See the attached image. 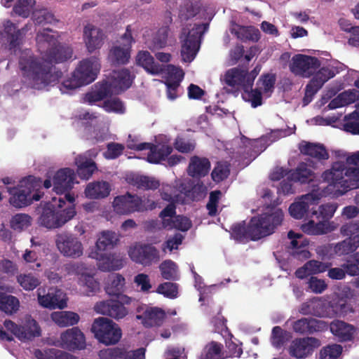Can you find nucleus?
<instances>
[{
  "instance_id": "c9c22d12",
  "label": "nucleus",
  "mask_w": 359,
  "mask_h": 359,
  "mask_svg": "<svg viewBox=\"0 0 359 359\" xmlns=\"http://www.w3.org/2000/svg\"><path fill=\"white\" fill-rule=\"evenodd\" d=\"M338 72V70L334 67H323L314 74L309 83L320 90L325 82L333 78Z\"/></svg>"
},
{
  "instance_id": "4468645a",
  "label": "nucleus",
  "mask_w": 359,
  "mask_h": 359,
  "mask_svg": "<svg viewBox=\"0 0 359 359\" xmlns=\"http://www.w3.org/2000/svg\"><path fill=\"white\" fill-rule=\"evenodd\" d=\"M105 38L104 31L93 24L88 23L83 27V40L87 50L90 53L102 48Z\"/></svg>"
},
{
  "instance_id": "6e6552de",
  "label": "nucleus",
  "mask_w": 359,
  "mask_h": 359,
  "mask_svg": "<svg viewBox=\"0 0 359 359\" xmlns=\"http://www.w3.org/2000/svg\"><path fill=\"white\" fill-rule=\"evenodd\" d=\"M121 39L123 41L122 44L113 46L109 52V61L115 66L126 65L130 58L132 44L135 42L132 35L131 25L126 27Z\"/></svg>"
},
{
  "instance_id": "bf43d9fd",
  "label": "nucleus",
  "mask_w": 359,
  "mask_h": 359,
  "mask_svg": "<svg viewBox=\"0 0 359 359\" xmlns=\"http://www.w3.org/2000/svg\"><path fill=\"white\" fill-rule=\"evenodd\" d=\"M163 67L164 70L163 74L167 75L166 81L181 82L184 75L182 69L176 67L172 65H163Z\"/></svg>"
},
{
  "instance_id": "2eb2a0df",
  "label": "nucleus",
  "mask_w": 359,
  "mask_h": 359,
  "mask_svg": "<svg viewBox=\"0 0 359 359\" xmlns=\"http://www.w3.org/2000/svg\"><path fill=\"white\" fill-rule=\"evenodd\" d=\"M59 346L69 351L81 350L86 347V338L79 327H73L61 334Z\"/></svg>"
},
{
  "instance_id": "58836bf2",
  "label": "nucleus",
  "mask_w": 359,
  "mask_h": 359,
  "mask_svg": "<svg viewBox=\"0 0 359 359\" xmlns=\"http://www.w3.org/2000/svg\"><path fill=\"white\" fill-rule=\"evenodd\" d=\"M118 242L116 233L112 231H103L97 240L95 247L97 250L103 252L112 249Z\"/></svg>"
},
{
  "instance_id": "c85d7f7f",
  "label": "nucleus",
  "mask_w": 359,
  "mask_h": 359,
  "mask_svg": "<svg viewBox=\"0 0 359 359\" xmlns=\"http://www.w3.org/2000/svg\"><path fill=\"white\" fill-rule=\"evenodd\" d=\"M172 151V147L165 143L152 144L147 160L150 163L157 164L164 161Z\"/></svg>"
},
{
  "instance_id": "a878e982",
  "label": "nucleus",
  "mask_w": 359,
  "mask_h": 359,
  "mask_svg": "<svg viewBox=\"0 0 359 359\" xmlns=\"http://www.w3.org/2000/svg\"><path fill=\"white\" fill-rule=\"evenodd\" d=\"M136 62L142 67L148 73L153 75L163 74V65L154 61V58L149 51H140L136 56Z\"/></svg>"
},
{
  "instance_id": "49530a36",
  "label": "nucleus",
  "mask_w": 359,
  "mask_h": 359,
  "mask_svg": "<svg viewBox=\"0 0 359 359\" xmlns=\"http://www.w3.org/2000/svg\"><path fill=\"white\" fill-rule=\"evenodd\" d=\"M191 220L184 216L177 215L175 219H164L163 226L170 229H176L182 231H187L191 227Z\"/></svg>"
},
{
  "instance_id": "39448f33",
  "label": "nucleus",
  "mask_w": 359,
  "mask_h": 359,
  "mask_svg": "<svg viewBox=\"0 0 359 359\" xmlns=\"http://www.w3.org/2000/svg\"><path fill=\"white\" fill-rule=\"evenodd\" d=\"M283 217V211L278 209L271 214L252 217L248 223L250 240L255 241L272 234L275 229L281 224Z\"/></svg>"
},
{
  "instance_id": "864d4df0",
  "label": "nucleus",
  "mask_w": 359,
  "mask_h": 359,
  "mask_svg": "<svg viewBox=\"0 0 359 359\" xmlns=\"http://www.w3.org/2000/svg\"><path fill=\"white\" fill-rule=\"evenodd\" d=\"M34 4V0H18L13 6V11L18 15L27 18L29 17Z\"/></svg>"
},
{
  "instance_id": "e2e57ef3",
  "label": "nucleus",
  "mask_w": 359,
  "mask_h": 359,
  "mask_svg": "<svg viewBox=\"0 0 359 359\" xmlns=\"http://www.w3.org/2000/svg\"><path fill=\"white\" fill-rule=\"evenodd\" d=\"M334 250L339 256L349 255L355 251L350 237L337 243Z\"/></svg>"
},
{
  "instance_id": "72a5a7b5",
  "label": "nucleus",
  "mask_w": 359,
  "mask_h": 359,
  "mask_svg": "<svg viewBox=\"0 0 359 359\" xmlns=\"http://www.w3.org/2000/svg\"><path fill=\"white\" fill-rule=\"evenodd\" d=\"M51 319L58 326L64 327L76 325L80 320V316L73 311H60L52 313Z\"/></svg>"
},
{
  "instance_id": "ddd939ff",
  "label": "nucleus",
  "mask_w": 359,
  "mask_h": 359,
  "mask_svg": "<svg viewBox=\"0 0 359 359\" xmlns=\"http://www.w3.org/2000/svg\"><path fill=\"white\" fill-rule=\"evenodd\" d=\"M320 66V61L317 57L298 54L292 57L290 69L295 75L309 78L316 72Z\"/></svg>"
},
{
  "instance_id": "9d476101",
  "label": "nucleus",
  "mask_w": 359,
  "mask_h": 359,
  "mask_svg": "<svg viewBox=\"0 0 359 359\" xmlns=\"http://www.w3.org/2000/svg\"><path fill=\"white\" fill-rule=\"evenodd\" d=\"M114 211L119 215H129L135 212H144L147 208L143 200L136 194L127 192L124 195L118 196L113 201Z\"/></svg>"
},
{
  "instance_id": "dca6fc26",
  "label": "nucleus",
  "mask_w": 359,
  "mask_h": 359,
  "mask_svg": "<svg viewBox=\"0 0 359 359\" xmlns=\"http://www.w3.org/2000/svg\"><path fill=\"white\" fill-rule=\"evenodd\" d=\"M287 237L291 240L288 250L292 257L300 261L310 257L311 253L308 250L309 241L302 233H295L291 230L288 232Z\"/></svg>"
},
{
  "instance_id": "1a4fd4ad",
  "label": "nucleus",
  "mask_w": 359,
  "mask_h": 359,
  "mask_svg": "<svg viewBox=\"0 0 359 359\" xmlns=\"http://www.w3.org/2000/svg\"><path fill=\"white\" fill-rule=\"evenodd\" d=\"M55 245L59 252L65 257L76 259L83 255V244L79 238L72 233H58L56 236Z\"/></svg>"
},
{
  "instance_id": "423d86ee",
  "label": "nucleus",
  "mask_w": 359,
  "mask_h": 359,
  "mask_svg": "<svg viewBox=\"0 0 359 359\" xmlns=\"http://www.w3.org/2000/svg\"><path fill=\"white\" fill-rule=\"evenodd\" d=\"M90 330L99 342L107 346L117 344L122 336L120 327L112 320L104 317L95 318Z\"/></svg>"
},
{
  "instance_id": "b1692460",
  "label": "nucleus",
  "mask_w": 359,
  "mask_h": 359,
  "mask_svg": "<svg viewBox=\"0 0 359 359\" xmlns=\"http://www.w3.org/2000/svg\"><path fill=\"white\" fill-rule=\"evenodd\" d=\"M225 83L231 87L242 88L243 91L250 89L247 87L246 69L233 67L227 70L224 74Z\"/></svg>"
},
{
  "instance_id": "6ab92c4d",
  "label": "nucleus",
  "mask_w": 359,
  "mask_h": 359,
  "mask_svg": "<svg viewBox=\"0 0 359 359\" xmlns=\"http://www.w3.org/2000/svg\"><path fill=\"white\" fill-rule=\"evenodd\" d=\"M95 311L116 320L123 318L128 313V309L120 301L113 299L97 302L95 305Z\"/></svg>"
},
{
  "instance_id": "13d9d810",
  "label": "nucleus",
  "mask_w": 359,
  "mask_h": 359,
  "mask_svg": "<svg viewBox=\"0 0 359 359\" xmlns=\"http://www.w3.org/2000/svg\"><path fill=\"white\" fill-rule=\"evenodd\" d=\"M342 350L341 345H329L320 351V359H337L341 354Z\"/></svg>"
},
{
  "instance_id": "20e7f679",
  "label": "nucleus",
  "mask_w": 359,
  "mask_h": 359,
  "mask_svg": "<svg viewBox=\"0 0 359 359\" xmlns=\"http://www.w3.org/2000/svg\"><path fill=\"white\" fill-rule=\"evenodd\" d=\"M41 180L34 176H28L20 182L17 187H7V191L11 195L10 204L16 208H22L39 201L43 193L37 187H40Z\"/></svg>"
},
{
  "instance_id": "c756f323",
  "label": "nucleus",
  "mask_w": 359,
  "mask_h": 359,
  "mask_svg": "<svg viewBox=\"0 0 359 359\" xmlns=\"http://www.w3.org/2000/svg\"><path fill=\"white\" fill-rule=\"evenodd\" d=\"M337 208V203H327L318 207H312L310 217H315L317 220L329 223V220L333 217Z\"/></svg>"
},
{
  "instance_id": "7c9ffc66",
  "label": "nucleus",
  "mask_w": 359,
  "mask_h": 359,
  "mask_svg": "<svg viewBox=\"0 0 359 359\" xmlns=\"http://www.w3.org/2000/svg\"><path fill=\"white\" fill-rule=\"evenodd\" d=\"M111 83L114 88L121 90L128 89L132 84L133 79L128 69L114 70L111 75Z\"/></svg>"
},
{
  "instance_id": "5701e85b",
  "label": "nucleus",
  "mask_w": 359,
  "mask_h": 359,
  "mask_svg": "<svg viewBox=\"0 0 359 359\" xmlns=\"http://www.w3.org/2000/svg\"><path fill=\"white\" fill-rule=\"evenodd\" d=\"M318 200L319 198L315 194H305L299 201L294 202L290 205L289 212L293 218L297 219H302L306 215L310 217L311 210L309 211V208Z\"/></svg>"
},
{
  "instance_id": "69168bd1",
  "label": "nucleus",
  "mask_w": 359,
  "mask_h": 359,
  "mask_svg": "<svg viewBox=\"0 0 359 359\" xmlns=\"http://www.w3.org/2000/svg\"><path fill=\"white\" fill-rule=\"evenodd\" d=\"M174 147L181 153H189L195 149V143L191 140L178 136L175 140Z\"/></svg>"
},
{
  "instance_id": "a211bd4d",
  "label": "nucleus",
  "mask_w": 359,
  "mask_h": 359,
  "mask_svg": "<svg viewBox=\"0 0 359 359\" xmlns=\"http://www.w3.org/2000/svg\"><path fill=\"white\" fill-rule=\"evenodd\" d=\"M99 357L101 359H144L145 349L129 351L124 346L107 348L99 352Z\"/></svg>"
},
{
  "instance_id": "bb28decb",
  "label": "nucleus",
  "mask_w": 359,
  "mask_h": 359,
  "mask_svg": "<svg viewBox=\"0 0 359 359\" xmlns=\"http://www.w3.org/2000/svg\"><path fill=\"white\" fill-rule=\"evenodd\" d=\"M94 257L100 262L99 268L102 271L118 270L124 265V259L116 254L96 252V256Z\"/></svg>"
},
{
  "instance_id": "4c0bfd02",
  "label": "nucleus",
  "mask_w": 359,
  "mask_h": 359,
  "mask_svg": "<svg viewBox=\"0 0 359 359\" xmlns=\"http://www.w3.org/2000/svg\"><path fill=\"white\" fill-rule=\"evenodd\" d=\"M125 283V278L122 275L112 273L108 276L104 289L109 296H119L123 292Z\"/></svg>"
},
{
  "instance_id": "4be33fe9",
  "label": "nucleus",
  "mask_w": 359,
  "mask_h": 359,
  "mask_svg": "<svg viewBox=\"0 0 359 359\" xmlns=\"http://www.w3.org/2000/svg\"><path fill=\"white\" fill-rule=\"evenodd\" d=\"M74 171L69 168H61L53 176V190L58 194H62L73 188L75 180Z\"/></svg>"
},
{
  "instance_id": "393cba45",
  "label": "nucleus",
  "mask_w": 359,
  "mask_h": 359,
  "mask_svg": "<svg viewBox=\"0 0 359 359\" xmlns=\"http://www.w3.org/2000/svg\"><path fill=\"white\" fill-rule=\"evenodd\" d=\"M330 332L340 342L350 341L353 339L355 327L344 321L335 320L330 325Z\"/></svg>"
},
{
  "instance_id": "ea45409f",
  "label": "nucleus",
  "mask_w": 359,
  "mask_h": 359,
  "mask_svg": "<svg viewBox=\"0 0 359 359\" xmlns=\"http://www.w3.org/2000/svg\"><path fill=\"white\" fill-rule=\"evenodd\" d=\"M19 331L18 339L21 341L31 340L41 335V328L34 319L27 320L24 325H20Z\"/></svg>"
},
{
  "instance_id": "09e8293b",
  "label": "nucleus",
  "mask_w": 359,
  "mask_h": 359,
  "mask_svg": "<svg viewBox=\"0 0 359 359\" xmlns=\"http://www.w3.org/2000/svg\"><path fill=\"white\" fill-rule=\"evenodd\" d=\"M341 266L344 268L346 275L353 277L359 275V252L348 256Z\"/></svg>"
},
{
  "instance_id": "8fccbe9b",
  "label": "nucleus",
  "mask_w": 359,
  "mask_h": 359,
  "mask_svg": "<svg viewBox=\"0 0 359 359\" xmlns=\"http://www.w3.org/2000/svg\"><path fill=\"white\" fill-rule=\"evenodd\" d=\"M32 220L29 215L18 213L12 217L10 221L11 227L15 231H21L31 226Z\"/></svg>"
},
{
  "instance_id": "9b49d317",
  "label": "nucleus",
  "mask_w": 359,
  "mask_h": 359,
  "mask_svg": "<svg viewBox=\"0 0 359 359\" xmlns=\"http://www.w3.org/2000/svg\"><path fill=\"white\" fill-rule=\"evenodd\" d=\"M100 69V60L91 56L81 60L73 72V77L80 80V83L88 85L95 80Z\"/></svg>"
},
{
  "instance_id": "37998d69",
  "label": "nucleus",
  "mask_w": 359,
  "mask_h": 359,
  "mask_svg": "<svg viewBox=\"0 0 359 359\" xmlns=\"http://www.w3.org/2000/svg\"><path fill=\"white\" fill-rule=\"evenodd\" d=\"M159 270L163 279L172 281L180 279L177 265L175 262L170 259L163 261L159 265Z\"/></svg>"
},
{
  "instance_id": "603ef678",
  "label": "nucleus",
  "mask_w": 359,
  "mask_h": 359,
  "mask_svg": "<svg viewBox=\"0 0 359 359\" xmlns=\"http://www.w3.org/2000/svg\"><path fill=\"white\" fill-rule=\"evenodd\" d=\"M276 76L274 74H264L258 79L257 84H261L264 94H271L273 92Z\"/></svg>"
},
{
  "instance_id": "a18cd8bd",
  "label": "nucleus",
  "mask_w": 359,
  "mask_h": 359,
  "mask_svg": "<svg viewBox=\"0 0 359 359\" xmlns=\"http://www.w3.org/2000/svg\"><path fill=\"white\" fill-rule=\"evenodd\" d=\"M143 315L145 321L148 322L150 326L161 325L165 317L164 311L156 307L147 309Z\"/></svg>"
},
{
  "instance_id": "a19ab883",
  "label": "nucleus",
  "mask_w": 359,
  "mask_h": 359,
  "mask_svg": "<svg viewBox=\"0 0 359 359\" xmlns=\"http://www.w3.org/2000/svg\"><path fill=\"white\" fill-rule=\"evenodd\" d=\"M301 229L303 232L309 235H323L332 230L329 223L320 222V220L318 222H315L312 219L302 224Z\"/></svg>"
},
{
  "instance_id": "412c9836",
  "label": "nucleus",
  "mask_w": 359,
  "mask_h": 359,
  "mask_svg": "<svg viewBox=\"0 0 359 359\" xmlns=\"http://www.w3.org/2000/svg\"><path fill=\"white\" fill-rule=\"evenodd\" d=\"M327 324L320 320L313 318H302L294 322L292 328L294 332L300 334H313L326 330Z\"/></svg>"
},
{
  "instance_id": "f3484780",
  "label": "nucleus",
  "mask_w": 359,
  "mask_h": 359,
  "mask_svg": "<svg viewBox=\"0 0 359 359\" xmlns=\"http://www.w3.org/2000/svg\"><path fill=\"white\" fill-rule=\"evenodd\" d=\"M37 293L39 304L44 308L62 309L67 306L65 294L60 289L50 287L47 293L43 294H41V289H39Z\"/></svg>"
},
{
  "instance_id": "680f3d73",
  "label": "nucleus",
  "mask_w": 359,
  "mask_h": 359,
  "mask_svg": "<svg viewBox=\"0 0 359 359\" xmlns=\"http://www.w3.org/2000/svg\"><path fill=\"white\" fill-rule=\"evenodd\" d=\"M222 196L220 190H215L210 193L209 201L206 205L208 215L214 217L217 215L219 201Z\"/></svg>"
},
{
  "instance_id": "f03ea898",
  "label": "nucleus",
  "mask_w": 359,
  "mask_h": 359,
  "mask_svg": "<svg viewBox=\"0 0 359 359\" xmlns=\"http://www.w3.org/2000/svg\"><path fill=\"white\" fill-rule=\"evenodd\" d=\"M57 208L54 204H47L43 208L39 222L49 229H58L72 219L76 215L74 196L69 193L58 198Z\"/></svg>"
},
{
  "instance_id": "0eeeda50",
  "label": "nucleus",
  "mask_w": 359,
  "mask_h": 359,
  "mask_svg": "<svg viewBox=\"0 0 359 359\" xmlns=\"http://www.w3.org/2000/svg\"><path fill=\"white\" fill-rule=\"evenodd\" d=\"M208 27V23L195 24L189 31L181 49L184 62H191L195 58L200 48L201 38Z\"/></svg>"
},
{
  "instance_id": "f257e3e1",
  "label": "nucleus",
  "mask_w": 359,
  "mask_h": 359,
  "mask_svg": "<svg viewBox=\"0 0 359 359\" xmlns=\"http://www.w3.org/2000/svg\"><path fill=\"white\" fill-rule=\"evenodd\" d=\"M53 30L43 29L36 36L38 50L42 57L31 50L22 51L18 58V68L21 73V82L27 88L43 90L57 83L62 76L54 64L63 62L72 56V49L60 44L58 34H50Z\"/></svg>"
},
{
  "instance_id": "473e14b6",
  "label": "nucleus",
  "mask_w": 359,
  "mask_h": 359,
  "mask_svg": "<svg viewBox=\"0 0 359 359\" xmlns=\"http://www.w3.org/2000/svg\"><path fill=\"white\" fill-rule=\"evenodd\" d=\"M110 185L107 182H93L85 189V194L89 198H103L109 195Z\"/></svg>"
},
{
  "instance_id": "2f4dec72",
  "label": "nucleus",
  "mask_w": 359,
  "mask_h": 359,
  "mask_svg": "<svg viewBox=\"0 0 359 359\" xmlns=\"http://www.w3.org/2000/svg\"><path fill=\"white\" fill-rule=\"evenodd\" d=\"M300 152L306 156H309L318 161L326 160L329 158V154L323 144L319 143L305 142L299 147Z\"/></svg>"
},
{
  "instance_id": "de8ad7c7",
  "label": "nucleus",
  "mask_w": 359,
  "mask_h": 359,
  "mask_svg": "<svg viewBox=\"0 0 359 359\" xmlns=\"http://www.w3.org/2000/svg\"><path fill=\"white\" fill-rule=\"evenodd\" d=\"M130 182L133 185L137 187L138 189H142L145 190H155L157 189L160 186V183L158 180L147 176L142 175L133 176L130 179Z\"/></svg>"
},
{
  "instance_id": "4d7b16f0",
  "label": "nucleus",
  "mask_w": 359,
  "mask_h": 359,
  "mask_svg": "<svg viewBox=\"0 0 359 359\" xmlns=\"http://www.w3.org/2000/svg\"><path fill=\"white\" fill-rule=\"evenodd\" d=\"M156 292L163 294L165 297L173 299L177 296L178 286L174 283L165 282L158 286Z\"/></svg>"
},
{
  "instance_id": "79ce46f5",
  "label": "nucleus",
  "mask_w": 359,
  "mask_h": 359,
  "mask_svg": "<svg viewBox=\"0 0 359 359\" xmlns=\"http://www.w3.org/2000/svg\"><path fill=\"white\" fill-rule=\"evenodd\" d=\"M20 307L18 299L13 295L0 292V310L8 314L16 313Z\"/></svg>"
},
{
  "instance_id": "0e129e2a",
  "label": "nucleus",
  "mask_w": 359,
  "mask_h": 359,
  "mask_svg": "<svg viewBox=\"0 0 359 359\" xmlns=\"http://www.w3.org/2000/svg\"><path fill=\"white\" fill-rule=\"evenodd\" d=\"M32 18L34 23L37 25L51 24L55 21L53 14L47 10L36 11L33 13Z\"/></svg>"
},
{
  "instance_id": "5fc2aeb1",
  "label": "nucleus",
  "mask_w": 359,
  "mask_h": 359,
  "mask_svg": "<svg viewBox=\"0 0 359 359\" xmlns=\"http://www.w3.org/2000/svg\"><path fill=\"white\" fill-rule=\"evenodd\" d=\"M230 173L229 165L226 163L219 162L214 168L211 176L216 182H222L226 180Z\"/></svg>"
},
{
  "instance_id": "052dcab7",
  "label": "nucleus",
  "mask_w": 359,
  "mask_h": 359,
  "mask_svg": "<svg viewBox=\"0 0 359 359\" xmlns=\"http://www.w3.org/2000/svg\"><path fill=\"white\" fill-rule=\"evenodd\" d=\"M243 97L250 102L251 106L254 108L262 104V92L258 88L252 89V87L251 89H247V91H244Z\"/></svg>"
},
{
  "instance_id": "f8f14e48",
  "label": "nucleus",
  "mask_w": 359,
  "mask_h": 359,
  "mask_svg": "<svg viewBox=\"0 0 359 359\" xmlns=\"http://www.w3.org/2000/svg\"><path fill=\"white\" fill-rule=\"evenodd\" d=\"M128 254L133 262L144 266L160 260L159 251L152 244H136L130 248Z\"/></svg>"
},
{
  "instance_id": "3c124183",
  "label": "nucleus",
  "mask_w": 359,
  "mask_h": 359,
  "mask_svg": "<svg viewBox=\"0 0 359 359\" xmlns=\"http://www.w3.org/2000/svg\"><path fill=\"white\" fill-rule=\"evenodd\" d=\"M17 282L25 290L27 291L34 290L40 284L39 280L30 273H21L17 276Z\"/></svg>"
},
{
  "instance_id": "aec40b11",
  "label": "nucleus",
  "mask_w": 359,
  "mask_h": 359,
  "mask_svg": "<svg viewBox=\"0 0 359 359\" xmlns=\"http://www.w3.org/2000/svg\"><path fill=\"white\" fill-rule=\"evenodd\" d=\"M320 346V340L315 337L298 339L292 342L290 354L297 358H304L311 354L315 348Z\"/></svg>"
},
{
  "instance_id": "e433bc0d",
  "label": "nucleus",
  "mask_w": 359,
  "mask_h": 359,
  "mask_svg": "<svg viewBox=\"0 0 359 359\" xmlns=\"http://www.w3.org/2000/svg\"><path fill=\"white\" fill-rule=\"evenodd\" d=\"M231 32L243 42L248 41L257 42L260 39L259 30L253 26L237 25V29H232Z\"/></svg>"
},
{
  "instance_id": "cd10ccee",
  "label": "nucleus",
  "mask_w": 359,
  "mask_h": 359,
  "mask_svg": "<svg viewBox=\"0 0 359 359\" xmlns=\"http://www.w3.org/2000/svg\"><path fill=\"white\" fill-rule=\"evenodd\" d=\"M210 169V162L208 158L194 156L190 159L188 174L192 177H201L207 175Z\"/></svg>"
},
{
  "instance_id": "f704fd0d",
  "label": "nucleus",
  "mask_w": 359,
  "mask_h": 359,
  "mask_svg": "<svg viewBox=\"0 0 359 359\" xmlns=\"http://www.w3.org/2000/svg\"><path fill=\"white\" fill-rule=\"evenodd\" d=\"M315 177L314 172L308 168L305 163H299L294 170H290L289 178L293 182L306 184L313 181Z\"/></svg>"
},
{
  "instance_id": "c03bdc74",
  "label": "nucleus",
  "mask_w": 359,
  "mask_h": 359,
  "mask_svg": "<svg viewBox=\"0 0 359 359\" xmlns=\"http://www.w3.org/2000/svg\"><path fill=\"white\" fill-rule=\"evenodd\" d=\"M77 175L82 180H88L97 170L96 163L91 159H82L77 162Z\"/></svg>"
},
{
  "instance_id": "774afa93",
  "label": "nucleus",
  "mask_w": 359,
  "mask_h": 359,
  "mask_svg": "<svg viewBox=\"0 0 359 359\" xmlns=\"http://www.w3.org/2000/svg\"><path fill=\"white\" fill-rule=\"evenodd\" d=\"M104 108L108 112L113 111L122 114L125 111L123 102L118 97H114L104 101Z\"/></svg>"
},
{
  "instance_id": "6e6d98bb",
  "label": "nucleus",
  "mask_w": 359,
  "mask_h": 359,
  "mask_svg": "<svg viewBox=\"0 0 359 359\" xmlns=\"http://www.w3.org/2000/svg\"><path fill=\"white\" fill-rule=\"evenodd\" d=\"M248 231V224L246 225L245 222L235 224L231 226V236L236 241L250 240Z\"/></svg>"
},
{
  "instance_id": "338daca9",
  "label": "nucleus",
  "mask_w": 359,
  "mask_h": 359,
  "mask_svg": "<svg viewBox=\"0 0 359 359\" xmlns=\"http://www.w3.org/2000/svg\"><path fill=\"white\" fill-rule=\"evenodd\" d=\"M125 147L120 143L109 142L107 145V151L104 157L107 159H115L119 157L123 152Z\"/></svg>"
},
{
  "instance_id": "7ed1b4c3",
  "label": "nucleus",
  "mask_w": 359,
  "mask_h": 359,
  "mask_svg": "<svg viewBox=\"0 0 359 359\" xmlns=\"http://www.w3.org/2000/svg\"><path fill=\"white\" fill-rule=\"evenodd\" d=\"M322 177L333 187L334 195L337 197L359 188V168H347L343 162L334 163Z\"/></svg>"
}]
</instances>
